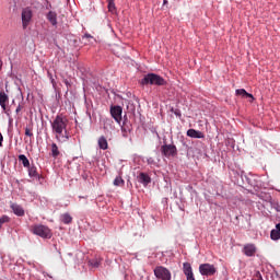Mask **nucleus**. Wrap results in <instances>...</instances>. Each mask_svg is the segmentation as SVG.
Here are the masks:
<instances>
[{
    "instance_id": "obj_1",
    "label": "nucleus",
    "mask_w": 280,
    "mask_h": 280,
    "mask_svg": "<svg viewBox=\"0 0 280 280\" xmlns=\"http://www.w3.org/2000/svg\"><path fill=\"white\" fill-rule=\"evenodd\" d=\"M69 119L62 115H57L50 122L52 135H55V139L58 143H67V141H69L71 136H69V131H67Z\"/></svg>"
},
{
    "instance_id": "obj_24",
    "label": "nucleus",
    "mask_w": 280,
    "mask_h": 280,
    "mask_svg": "<svg viewBox=\"0 0 280 280\" xmlns=\"http://www.w3.org/2000/svg\"><path fill=\"white\" fill-rule=\"evenodd\" d=\"M124 178H121V176H117L115 179H114V185L115 187H124Z\"/></svg>"
},
{
    "instance_id": "obj_15",
    "label": "nucleus",
    "mask_w": 280,
    "mask_h": 280,
    "mask_svg": "<svg viewBox=\"0 0 280 280\" xmlns=\"http://www.w3.org/2000/svg\"><path fill=\"white\" fill-rule=\"evenodd\" d=\"M49 23H51L54 26L58 25V14L54 11L48 12L46 15Z\"/></svg>"
},
{
    "instance_id": "obj_17",
    "label": "nucleus",
    "mask_w": 280,
    "mask_h": 280,
    "mask_svg": "<svg viewBox=\"0 0 280 280\" xmlns=\"http://www.w3.org/2000/svg\"><path fill=\"white\" fill-rule=\"evenodd\" d=\"M98 148L101 150H108V140H106V137L101 136L98 138Z\"/></svg>"
},
{
    "instance_id": "obj_21",
    "label": "nucleus",
    "mask_w": 280,
    "mask_h": 280,
    "mask_svg": "<svg viewBox=\"0 0 280 280\" xmlns=\"http://www.w3.org/2000/svg\"><path fill=\"white\" fill-rule=\"evenodd\" d=\"M19 161L22 163L24 167H30V160L27 159V156H25V154H20Z\"/></svg>"
},
{
    "instance_id": "obj_2",
    "label": "nucleus",
    "mask_w": 280,
    "mask_h": 280,
    "mask_svg": "<svg viewBox=\"0 0 280 280\" xmlns=\"http://www.w3.org/2000/svg\"><path fill=\"white\" fill-rule=\"evenodd\" d=\"M31 231L34 235H38V237H43V240H51L52 233L51 229L47 225L35 224L31 226Z\"/></svg>"
},
{
    "instance_id": "obj_28",
    "label": "nucleus",
    "mask_w": 280,
    "mask_h": 280,
    "mask_svg": "<svg viewBox=\"0 0 280 280\" xmlns=\"http://www.w3.org/2000/svg\"><path fill=\"white\" fill-rule=\"evenodd\" d=\"M0 148H3V135L0 132Z\"/></svg>"
},
{
    "instance_id": "obj_13",
    "label": "nucleus",
    "mask_w": 280,
    "mask_h": 280,
    "mask_svg": "<svg viewBox=\"0 0 280 280\" xmlns=\"http://www.w3.org/2000/svg\"><path fill=\"white\" fill-rule=\"evenodd\" d=\"M187 137H190L191 139H205V133L196 129H188Z\"/></svg>"
},
{
    "instance_id": "obj_19",
    "label": "nucleus",
    "mask_w": 280,
    "mask_h": 280,
    "mask_svg": "<svg viewBox=\"0 0 280 280\" xmlns=\"http://www.w3.org/2000/svg\"><path fill=\"white\" fill-rule=\"evenodd\" d=\"M28 176L31 178H38V171L35 165L28 166Z\"/></svg>"
},
{
    "instance_id": "obj_33",
    "label": "nucleus",
    "mask_w": 280,
    "mask_h": 280,
    "mask_svg": "<svg viewBox=\"0 0 280 280\" xmlns=\"http://www.w3.org/2000/svg\"><path fill=\"white\" fill-rule=\"evenodd\" d=\"M13 119L12 118H9V122L12 124Z\"/></svg>"
},
{
    "instance_id": "obj_4",
    "label": "nucleus",
    "mask_w": 280,
    "mask_h": 280,
    "mask_svg": "<svg viewBox=\"0 0 280 280\" xmlns=\"http://www.w3.org/2000/svg\"><path fill=\"white\" fill-rule=\"evenodd\" d=\"M154 277L160 280H172V272L170 269L163 267V266H158L153 270Z\"/></svg>"
},
{
    "instance_id": "obj_3",
    "label": "nucleus",
    "mask_w": 280,
    "mask_h": 280,
    "mask_svg": "<svg viewBox=\"0 0 280 280\" xmlns=\"http://www.w3.org/2000/svg\"><path fill=\"white\" fill-rule=\"evenodd\" d=\"M141 84L148 85L152 84L155 86H165V79L159 74L149 73L144 75V78L141 80Z\"/></svg>"
},
{
    "instance_id": "obj_26",
    "label": "nucleus",
    "mask_w": 280,
    "mask_h": 280,
    "mask_svg": "<svg viewBox=\"0 0 280 280\" xmlns=\"http://www.w3.org/2000/svg\"><path fill=\"white\" fill-rule=\"evenodd\" d=\"M23 108H25V106L23 105V103H20L15 109V114L21 115V110H23Z\"/></svg>"
},
{
    "instance_id": "obj_16",
    "label": "nucleus",
    "mask_w": 280,
    "mask_h": 280,
    "mask_svg": "<svg viewBox=\"0 0 280 280\" xmlns=\"http://www.w3.org/2000/svg\"><path fill=\"white\" fill-rule=\"evenodd\" d=\"M139 183H142V185H150L152 183V178L145 173H140L138 176Z\"/></svg>"
},
{
    "instance_id": "obj_18",
    "label": "nucleus",
    "mask_w": 280,
    "mask_h": 280,
    "mask_svg": "<svg viewBox=\"0 0 280 280\" xmlns=\"http://www.w3.org/2000/svg\"><path fill=\"white\" fill-rule=\"evenodd\" d=\"M236 95H240L241 97H249L253 102V100H255V97L253 96V94L246 92L244 89H238L235 91Z\"/></svg>"
},
{
    "instance_id": "obj_7",
    "label": "nucleus",
    "mask_w": 280,
    "mask_h": 280,
    "mask_svg": "<svg viewBox=\"0 0 280 280\" xmlns=\"http://www.w3.org/2000/svg\"><path fill=\"white\" fill-rule=\"evenodd\" d=\"M161 152L163 156L170 159V156H176V154H178V149H176L174 144H164L161 147Z\"/></svg>"
},
{
    "instance_id": "obj_11",
    "label": "nucleus",
    "mask_w": 280,
    "mask_h": 280,
    "mask_svg": "<svg viewBox=\"0 0 280 280\" xmlns=\"http://www.w3.org/2000/svg\"><path fill=\"white\" fill-rule=\"evenodd\" d=\"M10 209H12L13 213L19 218H23V215H25V209H23V206L19 203H11Z\"/></svg>"
},
{
    "instance_id": "obj_27",
    "label": "nucleus",
    "mask_w": 280,
    "mask_h": 280,
    "mask_svg": "<svg viewBox=\"0 0 280 280\" xmlns=\"http://www.w3.org/2000/svg\"><path fill=\"white\" fill-rule=\"evenodd\" d=\"M25 136L26 137H34V133L32 132V129L31 128H25Z\"/></svg>"
},
{
    "instance_id": "obj_30",
    "label": "nucleus",
    "mask_w": 280,
    "mask_h": 280,
    "mask_svg": "<svg viewBox=\"0 0 280 280\" xmlns=\"http://www.w3.org/2000/svg\"><path fill=\"white\" fill-rule=\"evenodd\" d=\"M84 38H93V36H91V34H85Z\"/></svg>"
},
{
    "instance_id": "obj_32",
    "label": "nucleus",
    "mask_w": 280,
    "mask_h": 280,
    "mask_svg": "<svg viewBox=\"0 0 280 280\" xmlns=\"http://www.w3.org/2000/svg\"><path fill=\"white\" fill-rule=\"evenodd\" d=\"M65 84H66V86H71V84L67 80L65 81Z\"/></svg>"
},
{
    "instance_id": "obj_31",
    "label": "nucleus",
    "mask_w": 280,
    "mask_h": 280,
    "mask_svg": "<svg viewBox=\"0 0 280 280\" xmlns=\"http://www.w3.org/2000/svg\"><path fill=\"white\" fill-rule=\"evenodd\" d=\"M3 69V61L0 59V71Z\"/></svg>"
},
{
    "instance_id": "obj_6",
    "label": "nucleus",
    "mask_w": 280,
    "mask_h": 280,
    "mask_svg": "<svg viewBox=\"0 0 280 280\" xmlns=\"http://www.w3.org/2000/svg\"><path fill=\"white\" fill-rule=\"evenodd\" d=\"M34 16V13L32 12L31 8H25L22 10V26L23 30H27V26L30 23H32V18Z\"/></svg>"
},
{
    "instance_id": "obj_14",
    "label": "nucleus",
    "mask_w": 280,
    "mask_h": 280,
    "mask_svg": "<svg viewBox=\"0 0 280 280\" xmlns=\"http://www.w3.org/2000/svg\"><path fill=\"white\" fill-rule=\"evenodd\" d=\"M270 238L273 242H277L278 240H280V223L276 224V229L271 230Z\"/></svg>"
},
{
    "instance_id": "obj_25",
    "label": "nucleus",
    "mask_w": 280,
    "mask_h": 280,
    "mask_svg": "<svg viewBox=\"0 0 280 280\" xmlns=\"http://www.w3.org/2000/svg\"><path fill=\"white\" fill-rule=\"evenodd\" d=\"M8 222H10V217H8V215H2L1 218H0V229L3 226V224H8Z\"/></svg>"
},
{
    "instance_id": "obj_35",
    "label": "nucleus",
    "mask_w": 280,
    "mask_h": 280,
    "mask_svg": "<svg viewBox=\"0 0 280 280\" xmlns=\"http://www.w3.org/2000/svg\"><path fill=\"white\" fill-rule=\"evenodd\" d=\"M260 280H264V278L260 276Z\"/></svg>"
},
{
    "instance_id": "obj_23",
    "label": "nucleus",
    "mask_w": 280,
    "mask_h": 280,
    "mask_svg": "<svg viewBox=\"0 0 280 280\" xmlns=\"http://www.w3.org/2000/svg\"><path fill=\"white\" fill-rule=\"evenodd\" d=\"M108 12H112V14H115L117 8L115 7V0H108Z\"/></svg>"
},
{
    "instance_id": "obj_8",
    "label": "nucleus",
    "mask_w": 280,
    "mask_h": 280,
    "mask_svg": "<svg viewBox=\"0 0 280 280\" xmlns=\"http://www.w3.org/2000/svg\"><path fill=\"white\" fill-rule=\"evenodd\" d=\"M9 103H10V96H8L5 91L0 88V106L2 110H4L5 115H8V117H10V113H8Z\"/></svg>"
},
{
    "instance_id": "obj_29",
    "label": "nucleus",
    "mask_w": 280,
    "mask_h": 280,
    "mask_svg": "<svg viewBox=\"0 0 280 280\" xmlns=\"http://www.w3.org/2000/svg\"><path fill=\"white\" fill-rule=\"evenodd\" d=\"M48 78L51 80V83L55 84L54 77L51 75V72L48 71Z\"/></svg>"
},
{
    "instance_id": "obj_10",
    "label": "nucleus",
    "mask_w": 280,
    "mask_h": 280,
    "mask_svg": "<svg viewBox=\"0 0 280 280\" xmlns=\"http://www.w3.org/2000/svg\"><path fill=\"white\" fill-rule=\"evenodd\" d=\"M183 272L186 276L187 280H196V278L194 277V269L191 268V264L184 262L183 264Z\"/></svg>"
},
{
    "instance_id": "obj_34",
    "label": "nucleus",
    "mask_w": 280,
    "mask_h": 280,
    "mask_svg": "<svg viewBox=\"0 0 280 280\" xmlns=\"http://www.w3.org/2000/svg\"><path fill=\"white\" fill-rule=\"evenodd\" d=\"M163 3H164V5H165V3H167V0H164V2H163Z\"/></svg>"
},
{
    "instance_id": "obj_22",
    "label": "nucleus",
    "mask_w": 280,
    "mask_h": 280,
    "mask_svg": "<svg viewBox=\"0 0 280 280\" xmlns=\"http://www.w3.org/2000/svg\"><path fill=\"white\" fill-rule=\"evenodd\" d=\"M51 156H54V159H57V156H60V150H58V144L56 143L51 144Z\"/></svg>"
},
{
    "instance_id": "obj_12",
    "label": "nucleus",
    "mask_w": 280,
    "mask_h": 280,
    "mask_svg": "<svg viewBox=\"0 0 280 280\" xmlns=\"http://www.w3.org/2000/svg\"><path fill=\"white\" fill-rule=\"evenodd\" d=\"M243 253L244 255H246V257H255V253H257V247H255L254 244H247L244 246Z\"/></svg>"
},
{
    "instance_id": "obj_20",
    "label": "nucleus",
    "mask_w": 280,
    "mask_h": 280,
    "mask_svg": "<svg viewBox=\"0 0 280 280\" xmlns=\"http://www.w3.org/2000/svg\"><path fill=\"white\" fill-rule=\"evenodd\" d=\"M61 222H63V224H71L73 222V218L69 213H63L61 214Z\"/></svg>"
},
{
    "instance_id": "obj_9",
    "label": "nucleus",
    "mask_w": 280,
    "mask_h": 280,
    "mask_svg": "<svg viewBox=\"0 0 280 280\" xmlns=\"http://www.w3.org/2000/svg\"><path fill=\"white\" fill-rule=\"evenodd\" d=\"M121 113H124V109L119 105H115L110 107V115L117 124H121Z\"/></svg>"
},
{
    "instance_id": "obj_5",
    "label": "nucleus",
    "mask_w": 280,
    "mask_h": 280,
    "mask_svg": "<svg viewBox=\"0 0 280 280\" xmlns=\"http://www.w3.org/2000/svg\"><path fill=\"white\" fill-rule=\"evenodd\" d=\"M199 272L202 277H213V275L218 272V269H215V266L211 264H201L199 266Z\"/></svg>"
}]
</instances>
